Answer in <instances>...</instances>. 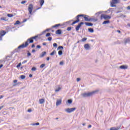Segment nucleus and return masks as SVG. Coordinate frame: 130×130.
<instances>
[{"label":"nucleus","mask_w":130,"mask_h":130,"mask_svg":"<svg viewBox=\"0 0 130 130\" xmlns=\"http://www.w3.org/2000/svg\"><path fill=\"white\" fill-rule=\"evenodd\" d=\"M127 10H130V7L129 6H128L127 7Z\"/></svg>","instance_id":"774afa93"},{"label":"nucleus","mask_w":130,"mask_h":130,"mask_svg":"<svg viewBox=\"0 0 130 130\" xmlns=\"http://www.w3.org/2000/svg\"><path fill=\"white\" fill-rule=\"evenodd\" d=\"M37 48H39L40 49V48H41V46L38 45L37 46Z\"/></svg>","instance_id":"5fc2aeb1"},{"label":"nucleus","mask_w":130,"mask_h":130,"mask_svg":"<svg viewBox=\"0 0 130 130\" xmlns=\"http://www.w3.org/2000/svg\"><path fill=\"white\" fill-rule=\"evenodd\" d=\"M8 17L9 18H13V16H14L12 14H7Z\"/></svg>","instance_id":"473e14b6"},{"label":"nucleus","mask_w":130,"mask_h":130,"mask_svg":"<svg viewBox=\"0 0 130 130\" xmlns=\"http://www.w3.org/2000/svg\"><path fill=\"white\" fill-rule=\"evenodd\" d=\"M27 56H31V53H30V52H29V51H27Z\"/></svg>","instance_id":"49530a36"},{"label":"nucleus","mask_w":130,"mask_h":130,"mask_svg":"<svg viewBox=\"0 0 130 130\" xmlns=\"http://www.w3.org/2000/svg\"><path fill=\"white\" fill-rule=\"evenodd\" d=\"M90 22H97L98 19L94 18V16L90 17Z\"/></svg>","instance_id":"9b49d317"},{"label":"nucleus","mask_w":130,"mask_h":130,"mask_svg":"<svg viewBox=\"0 0 130 130\" xmlns=\"http://www.w3.org/2000/svg\"><path fill=\"white\" fill-rule=\"evenodd\" d=\"M40 9H41V7H39L38 8H37L36 10H35L34 11H33V13H35V12H36V11L38 10H40Z\"/></svg>","instance_id":"a19ab883"},{"label":"nucleus","mask_w":130,"mask_h":130,"mask_svg":"<svg viewBox=\"0 0 130 130\" xmlns=\"http://www.w3.org/2000/svg\"><path fill=\"white\" fill-rule=\"evenodd\" d=\"M27 60H24V61H23V62H22V64H24V63H26V62H27Z\"/></svg>","instance_id":"603ef678"},{"label":"nucleus","mask_w":130,"mask_h":130,"mask_svg":"<svg viewBox=\"0 0 130 130\" xmlns=\"http://www.w3.org/2000/svg\"><path fill=\"white\" fill-rule=\"evenodd\" d=\"M120 1L119 0H112V2H111V7L112 8H114V7H116V5H115L116 4H119Z\"/></svg>","instance_id":"20e7f679"},{"label":"nucleus","mask_w":130,"mask_h":130,"mask_svg":"<svg viewBox=\"0 0 130 130\" xmlns=\"http://www.w3.org/2000/svg\"><path fill=\"white\" fill-rule=\"evenodd\" d=\"M45 33H46V30H44V31L42 32V34H41V35H43V34H44Z\"/></svg>","instance_id":"864d4df0"},{"label":"nucleus","mask_w":130,"mask_h":130,"mask_svg":"<svg viewBox=\"0 0 130 130\" xmlns=\"http://www.w3.org/2000/svg\"><path fill=\"white\" fill-rule=\"evenodd\" d=\"M64 63L63 61H60V62H59L60 66H63Z\"/></svg>","instance_id":"37998d69"},{"label":"nucleus","mask_w":130,"mask_h":130,"mask_svg":"<svg viewBox=\"0 0 130 130\" xmlns=\"http://www.w3.org/2000/svg\"><path fill=\"white\" fill-rule=\"evenodd\" d=\"M46 37H49V36H51V34L49 32H48L46 34Z\"/></svg>","instance_id":"79ce46f5"},{"label":"nucleus","mask_w":130,"mask_h":130,"mask_svg":"<svg viewBox=\"0 0 130 130\" xmlns=\"http://www.w3.org/2000/svg\"><path fill=\"white\" fill-rule=\"evenodd\" d=\"M109 23H110V21L105 20L103 22V25H105L106 24H109Z\"/></svg>","instance_id":"5701e85b"},{"label":"nucleus","mask_w":130,"mask_h":130,"mask_svg":"<svg viewBox=\"0 0 130 130\" xmlns=\"http://www.w3.org/2000/svg\"><path fill=\"white\" fill-rule=\"evenodd\" d=\"M77 82H80V81H81V78H77Z\"/></svg>","instance_id":"13d9d810"},{"label":"nucleus","mask_w":130,"mask_h":130,"mask_svg":"<svg viewBox=\"0 0 130 130\" xmlns=\"http://www.w3.org/2000/svg\"><path fill=\"white\" fill-rule=\"evenodd\" d=\"M27 10L30 15H33V13L32 12L33 11V4H29Z\"/></svg>","instance_id":"39448f33"},{"label":"nucleus","mask_w":130,"mask_h":130,"mask_svg":"<svg viewBox=\"0 0 130 130\" xmlns=\"http://www.w3.org/2000/svg\"><path fill=\"white\" fill-rule=\"evenodd\" d=\"M40 4L41 6V8L43 6L44 4V0H40Z\"/></svg>","instance_id":"412c9836"},{"label":"nucleus","mask_w":130,"mask_h":130,"mask_svg":"<svg viewBox=\"0 0 130 130\" xmlns=\"http://www.w3.org/2000/svg\"><path fill=\"white\" fill-rule=\"evenodd\" d=\"M36 51L35 50V49H32L31 51V52H32L33 53H34V52H36Z\"/></svg>","instance_id":"bf43d9fd"},{"label":"nucleus","mask_w":130,"mask_h":130,"mask_svg":"<svg viewBox=\"0 0 130 130\" xmlns=\"http://www.w3.org/2000/svg\"><path fill=\"white\" fill-rule=\"evenodd\" d=\"M84 24L86 26H88L89 27H92V26H93V23L91 22H85Z\"/></svg>","instance_id":"dca6fc26"},{"label":"nucleus","mask_w":130,"mask_h":130,"mask_svg":"<svg viewBox=\"0 0 130 130\" xmlns=\"http://www.w3.org/2000/svg\"><path fill=\"white\" fill-rule=\"evenodd\" d=\"M55 34L57 35H60L61 34H62V31H61V29H59L55 31Z\"/></svg>","instance_id":"f8f14e48"},{"label":"nucleus","mask_w":130,"mask_h":130,"mask_svg":"<svg viewBox=\"0 0 130 130\" xmlns=\"http://www.w3.org/2000/svg\"><path fill=\"white\" fill-rule=\"evenodd\" d=\"M48 41H51L52 40V38L51 37H49V38H48Z\"/></svg>","instance_id":"09e8293b"},{"label":"nucleus","mask_w":130,"mask_h":130,"mask_svg":"<svg viewBox=\"0 0 130 130\" xmlns=\"http://www.w3.org/2000/svg\"><path fill=\"white\" fill-rule=\"evenodd\" d=\"M91 127H92V125H89L88 126V128H91Z\"/></svg>","instance_id":"e2e57ef3"},{"label":"nucleus","mask_w":130,"mask_h":130,"mask_svg":"<svg viewBox=\"0 0 130 130\" xmlns=\"http://www.w3.org/2000/svg\"><path fill=\"white\" fill-rule=\"evenodd\" d=\"M6 31L2 30L0 32V40H2L3 39V36H5L6 35Z\"/></svg>","instance_id":"9d476101"},{"label":"nucleus","mask_w":130,"mask_h":130,"mask_svg":"<svg viewBox=\"0 0 130 130\" xmlns=\"http://www.w3.org/2000/svg\"><path fill=\"white\" fill-rule=\"evenodd\" d=\"M17 82H18V80H14L13 81V83H17Z\"/></svg>","instance_id":"052dcab7"},{"label":"nucleus","mask_w":130,"mask_h":130,"mask_svg":"<svg viewBox=\"0 0 130 130\" xmlns=\"http://www.w3.org/2000/svg\"><path fill=\"white\" fill-rule=\"evenodd\" d=\"M40 104H43L44 103V99H41L39 100Z\"/></svg>","instance_id":"b1692460"},{"label":"nucleus","mask_w":130,"mask_h":130,"mask_svg":"<svg viewBox=\"0 0 130 130\" xmlns=\"http://www.w3.org/2000/svg\"><path fill=\"white\" fill-rule=\"evenodd\" d=\"M119 68L121 70H125V69H127V66H125V65H122V66H120Z\"/></svg>","instance_id":"f3484780"},{"label":"nucleus","mask_w":130,"mask_h":130,"mask_svg":"<svg viewBox=\"0 0 130 130\" xmlns=\"http://www.w3.org/2000/svg\"><path fill=\"white\" fill-rule=\"evenodd\" d=\"M68 103H69V104H72L73 103V100H71V99H69L67 101Z\"/></svg>","instance_id":"cd10ccee"},{"label":"nucleus","mask_w":130,"mask_h":130,"mask_svg":"<svg viewBox=\"0 0 130 130\" xmlns=\"http://www.w3.org/2000/svg\"><path fill=\"white\" fill-rule=\"evenodd\" d=\"M20 78L21 79V80H24V79H26V76L21 75L20 76Z\"/></svg>","instance_id":"2f4dec72"},{"label":"nucleus","mask_w":130,"mask_h":130,"mask_svg":"<svg viewBox=\"0 0 130 130\" xmlns=\"http://www.w3.org/2000/svg\"><path fill=\"white\" fill-rule=\"evenodd\" d=\"M58 55H62V50H60L58 52Z\"/></svg>","instance_id":"7c9ffc66"},{"label":"nucleus","mask_w":130,"mask_h":130,"mask_svg":"<svg viewBox=\"0 0 130 130\" xmlns=\"http://www.w3.org/2000/svg\"><path fill=\"white\" fill-rule=\"evenodd\" d=\"M27 112H32V110L31 109H29L28 110H27Z\"/></svg>","instance_id":"6e6d98bb"},{"label":"nucleus","mask_w":130,"mask_h":130,"mask_svg":"<svg viewBox=\"0 0 130 130\" xmlns=\"http://www.w3.org/2000/svg\"><path fill=\"white\" fill-rule=\"evenodd\" d=\"M82 25H84V22H81L78 24V25L75 27L76 31H79L80 28L82 27Z\"/></svg>","instance_id":"1a4fd4ad"},{"label":"nucleus","mask_w":130,"mask_h":130,"mask_svg":"<svg viewBox=\"0 0 130 130\" xmlns=\"http://www.w3.org/2000/svg\"><path fill=\"white\" fill-rule=\"evenodd\" d=\"M88 30L90 33H93V32H94V29H93V28H89Z\"/></svg>","instance_id":"bb28decb"},{"label":"nucleus","mask_w":130,"mask_h":130,"mask_svg":"<svg viewBox=\"0 0 130 130\" xmlns=\"http://www.w3.org/2000/svg\"><path fill=\"white\" fill-rule=\"evenodd\" d=\"M29 78H32L33 77V75L32 74H29Z\"/></svg>","instance_id":"680f3d73"},{"label":"nucleus","mask_w":130,"mask_h":130,"mask_svg":"<svg viewBox=\"0 0 130 130\" xmlns=\"http://www.w3.org/2000/svg\"><path fill=\"white\" fill-rule=\"evenodd\" d=\"M60 90V87H58L57 89H55V92H58Z\"/></svg>","instance_id":"8fccbe9b"},{"label":"nucleus","mask_w":130,"mask_h":130,"mask_svg":"<svg viewBox=\"0 0 130 130\" xmlns=\"http://www.w3.org/2000/svg\"><path fill=\"white\" fill-rule=\"evenodd\" d=\"M22 63L21 62L19 63L17 65L16 68H20V67H21Z\"/></svg>","instance_id":"58836bf2"},{"label":"nucleus","mask_w":130,"mask_h":130,"mask_svg":"<svg viewBox=\"0 0 130 130\" xmlns=\"http://www.w3.org/2000/svg\"><path fill=\"white\" fill-rule=\"evenodd\" d=\"M103 19H104V20H109V19H111V16L102 14L101 15V20H103Z\"/></svg>","instance_id":"7ed1b4c3"},{"label":"nucleus","mask_w":130,"mask_h":130,"mask_svg":"<svg viewBox=\"0 0 130 130\" xmlns=\"http://www.w3.org/2000/svg\"><path fill=\"white\" fill-rule=\"evenodd\" d=\"M53 47H57V44H56V43H54L53 44Z\"/></svg>","instance_id":"c03bdc74"},{"label":"nucleus","mask_w":130,"mask_h":130,"mask_svg":"<svg viewBox=\"0 0 130 130\" xmlns=\"http://www.w3.org/2000/svg\"><path fill=\"white\" fill-rule=\"evenodd\" d=\"M82 17L84 18V20L86 22H90V16H89L83 14V16H82Z\"/></svg>","instance_id":"6e6552de"},{"label":"nucleus","mask_w":130,"mask_h":130,"mask_svg":"<svg viewBox=\"0 0 130 130\" xmlns=\"http://www.w3.org/2000/svg\"><path fill=\"white\" fill-rule=\"evenodd\" d=\"M20 23H21V22H20V21H19V20H17L15 22V23H14V25H19Z\"/></svg>","instance_id":"72a5a7b5"},{"label":"nucleus","mask_w":130,"mask_h":130,"mask_svg":"<svg viewBox=\"0 0 130 130\" xmlns=\"http://www.w3.org/2000/svg\"><path fill=\"white\" fill-rule=\"evenodd\" d=\"M98 90H94L91 92H84L81 93V95L82 96V98H87L88 97H91V96H93L95 93H97Z\"/></svg>","instance_id":"f03ea898"},{"label":"nucleus","mask_w":130,"mask_h":130,"mask_svg":"<svg viewBox=\"0 0 130 130\" xmlns=\"http://www.w3.org/2000/svg\"><path fill=\"white\" fill-rule=\"evenodd\" d=\"M46 54V52L44 51L42 52V53L40 54V57H43V56H44V55H45Z\"/></svg>","instance_id":"6ab92c4d"},{"label":"nucleus","mask_w":130,"mask_h":130,"mask_svg":"<svg viewBox=\"0 0 130 130\" xmlns=\"http://www.w3.org/2000/svg\"><path fill=\"white\" fill-rule=\"evenodd\" d=\"M67 30V31H71V30H72V27H68Z\"/></svg>","instance_id":"de8ad7c7"},{"label":"nucleus","mask_w":130,"mask_h":130,"mask_svg":"<svg viewBox=\"0 0 130 130\" xmlns=\"http://www.w3.org/2000/svg\"><path fill=\"white\" fill-rule=\"evenodd\" d=\"M102 13H103V11H100L99 12H97L96 13H95V16H96V17H99V16L101 15Z\"/></svg>","instance_id":"aec40b11"},{"label":"nucleus","mask_w":130,"mask_h":130,"mask_svg":"<svg viewBox=\"0 0 130 130\" xmlns=\"http://www.w3.org/2000/svg\"><path fill=\"white\" fill-rule=\"evenodd\" d=\"M31 38L32 39V40H34V39L36 40L37 38H38V36H35L32 37Z\"/></svg>","instance_id":"c9c22d12"},{"label":"nucleus","mask_w":130,"mask_h":130,"mask_svg":"<svg viewBox=\"0 0 130 130\" xmlns=\"http://www.w3.org/2000/svg\"><path fill=\"white\" fill-rule=\"evenodd\" d=\"M75 24H77V22H76V21H74L72 22V23L71 24V25L72 26H74V25H75Z\"/></svg>","instance_id":"3c124183"},{"label":"nucleus","mask_w":130,"mask_h":130,"mask_svg":"<svg viewBox=\"0 0 130 130\" xmlns=\"http://www.w3.org/2000/svg\"><path fill=\"white\" fill-rule=\"evenodd\" d=\"M61 104V100H57L56 103V106H58V105H60Z\"/></svg>","instance_id":"a211bd4d"},{"label":"nucleus","mask_w":130,"mask_h":130,"mask_svg":"<svg viewBox=\"0 0 130 130\" xmlns=\"http://www.w3.org/2000/svg\"><path fill=\"white\" fill-rule=\"evenodd\" d=\"M39 124H40L39 123V122H37V123H35L32 124V125H39Z\"/></svg>","instance_id":"4c0bfd02"},{"label":"nucleus","mask_w":130,"mask_h":130,"mask_svg":"<svg viewBox=\"0 0 130 130\" xmlns=\"http://www.w3.org/2000/svg\"><path fill=\"white\" fill-rule=\"evenodd\" d=\"M45 64L43 63V64H42L40 65V68H41V69H43V68L44 67H45Z\"/></svg>","instance_id":"e433bc0d"},{"label":"nucleus","mask_w":130,"mask_h":130,"mask_svg":"<svg viewBox=\"0 0 130 130\" xmlns=\"http://www.w3.org/2000/svg\"><path fill=\"white\" fill-rule=\"evenodd\" d=\"M42 45H44V46H45V45H46V43H43L42 44Z\"/></svg>","instance_id":"338daca9"},{"label":"nucleus","mask_w":130,"mask_h":130,"mask_svg":"<svg viewBox=\"0 0 130 130\" xmlns=\"http://www.w3.org/2000/svg\"><path fill=\"white\" fill-rule=\"evenodd\" d=\"M1 20H2V21H8L9 19H8L7 18V17H1Z\"/></svg>","instance_id":"a878e982"},{"label":"nucleus","mask_w":130,"mask_h":130,"mask_svg":"<svg viewBox=\"0 0 130 130\" xmlns=\"http://www.w3.org/2000/svg\"><path fill=\"white\" fill-rule=\"evenodd\" d=\"M80 17H84V14H79V15H78L75 17V19H76V20H75L76 22L79 23V22H80Z\"/></svg>","instance_id":"0eeeda50"},{"label":"nucleus","mask_w":130,"mask_h":130,"mask_svg":"<svg viewBox=\"0 0 130 130\" xmlns=\"http://www.w3.org/2000/svg\"><path fill=\"white\" fill-rule=\"evenodd\" d=\"M26 3H27V1H22V2H21V4L22 5H24V4H26Z\"/></svg>","instance_id":"a18cd8bd"},{"label":"nucleus","mask_w":130,"mask_h":130,"mask_svg":"<svg viewBox=\"0 0 130 130\" xmlns=\"http://www.w3.org/2000/svg\"><path fill=\"white\" fill-rule=\"evenodd\" d=\"M84 48H85V49H86V50L90 49V45H89V44H85Z\"/></svg>","instance_id":"2eb2a0df"},{"label":"nucleus","mask_w":130,"mask_h":130,"mask_svg":"<svg viewBox=\"0 0 130 130\" xmlns=\"http://www.w3.org/2000/svg\"><path fill=\"white\" fill-rule=\"evenodd\" d=\"M34 47H35V45L34 44H33L32 45H31V48H34Z\"/></svg>","instance_id":"4d7b16f0"},{"label":"nucleus","mask_w":130,"mask_h":130,"mask_svg":"<svg viewBox=\"0 0 130 130\" xmlns=\"http://www.w3.org/2000/svg\"><path fill=\"white\" fill-rule=\"evenodd\" d=\"M61 26H62L61 24L59 23V24H55L54 26H53V28H57V27H60Z\"/></svg>","instance_id":"4be33fe9"},{"label":"nucleus","mask_w":130,"mask_h":130,"mask_svg":"<svg viewBox=\"0 0 130 130\" xmlns=\"http://www.w3.org/2000/svg\"><path fill=\"white\" fill-rule=\"evenodd\" d=\"M121 127V126H119L117 127H112L110 128V130H119Z\"/></svg>","instance_id":"ddd939ff"},{"label":"nucleus","mask_w":130,"mask_h":130,"mask_svg":"<svg viewBox=\"0 0 130 130\" xmlns=\"http://www.w3.org/2000/svg\"><path fill=\"white\" fill-rule=\"evenodd\" d=\"M129 42H130V38H128L127 39H124L125 45L127 43H129Z\"/></svg>","instance_id":"4468645a"},{"label":"nucleus","mask_w":130,"mask_h":130,"mask_svg":"<svg viewBox=\"0 0 130 130\" xmlns=\"http://www.w3.org/2000/svg\"><path fill=\"white\" fill-rule=\"evenodd\" d=\"M33 42H34V40L32 38H30L27 40L25 44L23 43L22 45H19L18 48H25L29 45V43H33Z\"/></svg>","instance_id":"f257e3e1"},{"label":"nucleus","mask_w":130,"mask_h":130,"mask_svg":"<svg viewBox=\"0 0 130 130\" xmlns=\"http://www.w3.org/2000/svg\"><path fill=\"white\" fill-rule=\"evenodd\" d=\"M37 69L36 67H32L31 68V71H32L33 72H35V71H36Z\"/></svg>","instance_id":"ea45409f"},{"label":"nucleus","mask_w":130,"mask_h":130,"mask_svg":"<svg viewBox=\"0 0 130 130\" xmlns=\"http://www.w3.org/2000/svg\"><path fill=\"white\" fill-rule=\"evenodd\" d=\"M3 67H4V65L3 64H0V69H2V68Z\"/></svg>","instance_id":"0e129e2a"},{"label":"nucleus","mask_w":130,"mask_h":130,"mask_svg":"<svg viewBox=\"0 0 130 130\" xmlns=\"http://www.w3.org/2000/svg\"><path fill=\"white\" fill-rule=\"evenodd\" d=\"M55 53H56V51H55V50H53L52 51V52H51V53H50V55H54V54H55Z\"/></svg>","instance_id":"c85d7f7f"},{"label":"nucleus","mask_w":130,"mask_h":130,"mask_svg":"<svg viewBox=\"0 0 130 130\" xmlns=\"http://www.w3.org/2000/svg\"><path fill=\"white\" fill-rule=\"evenodd\" d=\"M20 48H19V46H18L17 48L14 50V52H20V50L19 49H20Z\"/></svg>","instance_id":"393cba45"},{"label":"nucleus","mask_w":130,"mask_h":130,"mask_svg":"<svg viewBox=\"0 0 130 130\" xmlns=\"http://www.w3.org/2000/svg\"><path fill=\"white\" fill-rule=\"evenodd\" d=\"M50 59V58L49 57H47L46 58L47 60H49Z\"/></svg>","instance_id":"69168bd1"},{"label":"nucleus","mask_w":130,"mask_h":130,"mask_svg":"<svg viewBox=\"0 0 130 130\" xmlns=\"http://www.w3.org/2000/svg\"><path fill=\"white\" fill-rule=\"evenodd\" d=\"M76 108H67L65 109V111H66V112H68V113H71L74 111H75V110H76Z\"/></svg>","instance_id":"423d86ee"},{"label":"nucleus","mask_w":130,"mask_h":130,"mask_svg":"<svg viewBox=\"0 0 130 130\" xmlns=\"http://www.w3.org/2000/svg\"><path fill=\"white\" fill-rule=\"evenodd\" d=\"M59 49H63V46H59L57 48V50H59Z\"/></svg>","instance_id":"c756f323"},{"label":"nucleus","mask_w":130,"mask_h":130,"mask_svg":"<svg viewBox=\"0 0 130 130\" xmlns=\"http://www.w3.org/2000/svg\"><path fill=\"white\" fill-rule=\"evenodd\" d=\"M87 40V38H84L81 40V41L82 42H85V41H86Z\"/></svg>","instance_id":"f704fd0d"}]
</instances>
